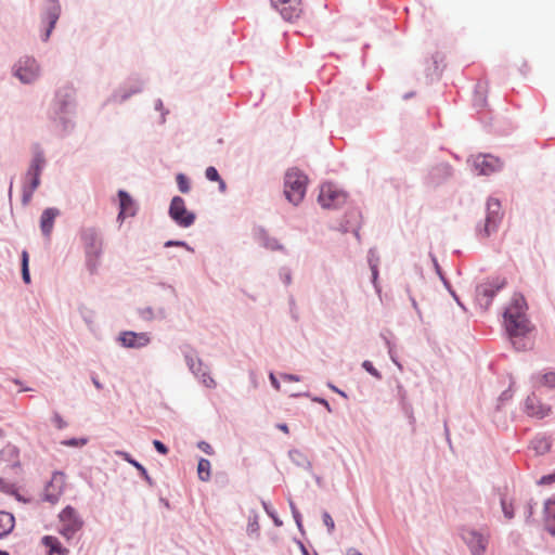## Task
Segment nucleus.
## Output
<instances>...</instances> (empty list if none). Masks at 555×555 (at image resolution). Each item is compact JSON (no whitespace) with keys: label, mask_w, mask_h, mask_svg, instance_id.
<instances>
[{"label":"nucleus","mask_w":555,"mask_h":555,"mask_svg":"<svg viewBox=\"0 0 555 555\" xmlns=\"http://www.w3.org/2000/svg\"><path fill=\"white\" fill-rule=\"evenodd\" d=\"M527 309L524 296L515 294L503 315L506 333L517 351H526L533 346V341L527 337L532 331V324L526 313Z\"/></svg>","instance_id":"nucleus-1"},{"label":"nucleus","mask_w":555,"mask_h":555,"mask_svg":"<svg viewBox=\"0 0 555 555\" xmlns=\"http://www.w3.org/2000/svg\"><path fill=\"white\" fill-rule=\"evenodd\" d=\"M79 235L83 246L86 267L91 274H94L101 264L103 254L102 235L94 227L82 228Z\"/></svg>","instance_id":"nucleus-2"},{"label":"nucleus","mask_w":555,"mask_h":555,"mask_svg":"<svg viewBox=\"0 0 555 555\" xmlns=\"http://www.w3.org/2000/svg\"><path fill=\"white\" fill-rule=\"evenodd\" d=\"M503 209L500 199L489 197L486 202L485 220L476 224V236L479 240H486L499 231L503 220Z\"/></svg>","instance_id":"nucleus-3"},{"label":"nucleus","mask_w":555,"mask_h":555,"mask_svg":"<svg viewBox=\"0 0 555 555\" xmlns=\"http://www.w3.org/2000/svg\"><path fill=\"white\" fill-rule=\"evenodd\" d=\"M308 177L298 168L293 167L286 170L284 175V194L286 199L297 206L307 192Z\"/></svg>","instance_id":"nucleus-4"},{"label":"nucleus","mask_w":555,"mask_h":555,"mask_svg":"<svg viewBox=\"0 0 555 555\" xmlns=\"http://www.w3.org/2000/svg\"><path fill=\"white\" fill-rule=\"evenodd\" d=\"M348 199V193L334 182H324L320 186L318 203L324 209H339Z\"/></svg>","instance_id":"nucleus-5"},{"label":"nucleus","mask_w":555,"mask_h":555,"mask_svg":"<svg viewBox=\"0 0 555 555\" xmlns=\"http://www.w3.org/2000/svg\"><path fill=\"white\" fill-rule=\"evenodd\" d=\"M461 537L472 555L486 553L490 540V532L487 528H465L462 530Z\"/></svg>","instance_id":"nucleus-6"},{"label":"nucleus","mask_w":555,"mask_h":555,"mask_svg":"<svg viewBox=\"0 0 555 555\" xmlns=\"http://www.w3.org/2000/svg\"><path fill=\"white\" fill-rule=\"evenodd\" d=\"M183 357L186 366L191 371V373L194 375L195 378H197L205 387L207 388H215L216 382L210 376L209 369L201 358L197 357L196 352L193 350H185L183 351Z\"/></svg>","instance_id":"nucleus-7"},{"label":"nucleus","mask_w":555,"mask_h":555,"mask_svg":"<svg viewBox=\"0 0 555 555\" xmlns=\"http://www.w3.org/2000/svg\"><path fill=\"white\" fill-rule=\"evenodd\" d=\"M60 528L59 532L66 540H70L74 535L81 530L83 526V520L77 513V511L72 506H66L59 514Z\"/></svg>","instance_id":"nucleus-8"},{"label":"nucleus","mask_w":555,"mask_h":555,"mask_svg":"<svg viewBox=\"0 0 555 555\" xmlns=\"http://www.w3.org/2000/svg\"><path fill=\"white\" fill-rule=\"evenodd\" d=\"M168 215L177 225L183 229L193 225L196 219L195 214L186 209L185 201L181 196L171 198Z\"/></svg>","instance_id":"nucleus-9"},{"label":"nucleus","mask_w":555,"mask_h":555,"mask_svg":"<svg viewBox=\"0 0 555 555\" xmlns=\"http://www.w3.org/2000/svg\"><path fill=\"white\" fill-rule=\"evenodd\" d=\"M506 285V280L503 278H494L476 287V300L481 307L487 309L495 294Z\"/></svg>","instance_id":"nucleus-10"},{"label":"nucleus","mask_w":555,"mask_h":555,"mask_svg":"<svg viewBox=\"0 0 555 555\" xmlns=\"http://www.w3.org/2000/svg\"><path fill=\"white\" fill-rule=\"evenodd\" d=\"M117 341L124 348L128 349H142L149 346L152 341L151 334L147 332H132L124 331L119 333Z\"/></svg>","instance_id":"nucleus-11"},{"label":"nucleus","mask_w":555,"mask_h":555,"mask_svg":"<svg viewBox=\"0 0 555 555\" xmlns=\"http://www.w3.org/2000/svg\"><path fill=\"white\" fill-rule=\"evenodd\" d=\"M502 162L490 154L478 155L473 158V168L478 175L490 176L502 169Z\"/></svg>","instance_id":"nucleus-12"},{"label":"nucleus","mask_w":555,"mask_h":555,"mask_svg":"<svg viewBox=\"0 0 555 555\" xmlns=\"http://www.w3.org/2000/svg\"><path fill=\"white\" fill-rule=\"evenodd\" d=\"M524 412L533 418L542 420L552 413V406L543 403L534 392L529 395L524 403Z\"/></svg>","instance_id":"nucleus-13"},{"label":"nucleus","mask_w":555,"mask_h":555,"mask_svg":"<svg viewBox=\"0 0 555 555\" xmlns=\"http://www.w3.org/2000/svg\"><path fill=\"white\" fill-rule=\"evenodd\" d=\"M65 488V475L55 472L44 489L43 499L52 504L56 503Z\"/></svg>","instance_id":"nucleus-14"},{"label":"nucleus","mask_w":555,"mask_h":555,"mask_svg":"<svg viewBox=\"0 0 555 555\" xmlns=\"http://www.w3.org/2000/svg\"><path fill=\"white\" fill-rule=\"evenodd\" d=\"M452 175L453 169L450 165L440 164L430 170L427 177V183L430 186L437 188L450 180Z\"/></svg>","instance_id":"nucleus-15"},{"label":"nucleus","mask_w":555,"mask_h":555,"mask_svg":"<svg viewBox=\"0 0 555 555\" xmlns=\"http://www.w3.org/2000/svg\"><path fill=\"white\" fill-rule=\"evenodd\" d=\"M60 209L55 207L46 208L40 216V231L46 238H50L55 219L60 216Z\"/></svg>","instance_id":"nucleus-16"},{"label":"nucleus","mask_w":555,"mask_h":555,"mask_svg":"<svg viewBox=\"0 0 555 555\" xmlns=\"http://www.w3.org/2000/svg\"><path fill=\"white\" fill-rule=\"evenodd\" d=\"M544 525L548 533L555 537V495L544 503Z\"/></svg>","instance_id":"nucleus-17"},{"label":"nucleus","mask_w":555,"mask_h":555,"mask_svg":"<svg viewBox=\"0 0 555 555\" xmlns=\"http://www.w3.org/2000/svg\"><path fill=\"white\" fill-rule=\"evenodd\" d=\"M117 196L119 199V209L128 212L129 217H134L138 212V204L132 196L125 190H119Z\"/></svg>","instance_id":"nucleus-18"},{"label":"nucleus","mask_w":555,"mask_h":555,"mask_svg":"<svg viewBox=\"0 0 555 555\" xmlns=\"http://www.w3.org/2000/svg\"><path fill=\"white\" fill-rule=\"evenodd\" d=\"M535 388L545 387L547 389H555V372H539L531 377Z\"/></svg>","instance_id":"nucleus-19"},{"label":"nucleus","mask_w":555,"mask_h":555,"mask_svg":"<svg viewBox=\"0 0 555 555\" xmlns=\"http://www.w3.org/2000/svg\"><path fill=\"white\" fill-rule=\"evenodd\" d=\"M289 460L298 467L304 468L305 470L312 473V464L309 461L308 456L298 449H292L288 451Z\"/></svg>","instance_id":"nucleus-20"},{"label":"nucleus","mask_w":555,"mask_h":555,"mask_svg":"<svg viewBox=\"0 0 555 555\" xmlns=\"http://www.w3.org/2000/svg\"><path fill=\"white\" fill-rule=\"evenodd\" d=\"M552 446L551 439L545 435L535 436L530 443L531 449L538 454L542 455L550 451Z\"/></svg>","instance_id":"nucleus-21"},{"label":"nucleus","mask_w":555,"mask_h":555,"mask_svg":"<svg viewBox=\"0 0 555 555\" xmlns=\"http://www.w3.org/2000/svg\"><path fill=\"white\" fill-rule=\"evenodd\" d=\"M42 544L49 547L50 555H68L69 551L66 547H63L57 538L52 535H44L42 538Z\"/></svg>","instance_id":"nucleus-22"},{"label":"nucleus","mask_w":555,"mask_h":555,"mask_svg":"<svg viewBox=\"0 0 555 555\" xmlns=\"http://www.w3.org/2000/svg\"><path fill=\"white\" fill-rule=\"evenodd\" d=\"M46 167V157L41 150L36 147L33 153V158L30 160L29 167L27 171H33L37 173H42L43 168Z\"/></svg>","instance_id":"nucleus-23"},{"label":"nucleus","mask_w":555,"mask_h":555,"mask_svg":"<svg viewBox=\"0 0 555 555\" xmlns=\"http://www.w3.org/2000/svg\"><path fill=\"white\" fill-rule=\"evenodd\" d=\"M261 246L271 251H281L287 254V249L279 238L264 234L261 237Z\"/></svg>","instance_id":"nucleus-24"},{"label":"nucleus","mask_w":555,"mask_h":555,"mask_svg":"<svg viewBox=\"0 0 555 555\" xmlns=\"http://www.w3.org/2000/svg\"><path fill=\"white\" fill-rule=\"evenodd\" d=\"M14 528V517L8 512L0 511V538L8 535Z\"/></svg>","instance_id":"nucleus-25"},{"label":"nucleus","mask_w":555,"mask_h":555,"mask_svg":"<svg viewBox=\"0 0 555 555\" xmlns=\"http://www.w3.org/2000/svg\"><path fill=\"white\" fill-rule=\"evenodd\" d=\"M40 173L26 171L23 186L36 191L40 185Z\"/></svg>","instance_id":"nucleus-26"},{"label":"nucleus","mask_w":555,"mask_h":555,"mask_svg":"<svg viewBox=\"0 0 555 555\" xmlns=\"http://www.w3.org/2000/svg\"><path fill=\"white\" fill-rule=\"evenodd\" d=\"M21 267H22V279L25 284H29L31 282L30 273H29V255L27 250H23L21 254Z\"/></svg>","instance_id":"nucleus-27"},{"label":"nucleus","mask_w":555,"mask_h":555,"mask_svg":"<svg viewBox=\"0 0 555 555\" xmlns=\"http://www.w3.org/2000/svg\"><path fill=\"white\" fill-rule=\"evenodd\" d=\"M210 462L207 459H201L197 465L198 478L202 481H208L210 479Z\"/></svg>","instance_id":"nucleus-28"},{"label":"nucleus","mask_w":555,"mask_h":555,"mask_svg":"<svg viewBox=\"0 0 555 555\" xmlns=\"http://www.w3.org/2000/svg\"><path fill=\"white\" fill-rule=\"evenodd\" d=\"M246 531H247L248 535L257 534L259 531L258 514L254 511H251L248 516V524H247Z\"/></svg>","instance_id":"nucleus-29"},{"label":"nucleus","mask_w":555,"mask_h":555,"mask_svg":"<svg viewBox=\"0 0 555 555\" xmlns=\"http://www.w3.org/2000/svg\"><path fill=\"white\" fill-rule=\"evenodd\" d=\"M115 454L117 456L122 457L125 461H127L129 464H131L133 466V468H137L139 470L140 474H145V467L143 465H141L138 461L132 459L128 452L117 450V451H115Z\"/></svg>","instance_id":"nucleus-30"},{"label":"nucleus","mask_w":555,"mask_h":555,"mask_svg":"<svg viewBox=\"0 0 555 555\" xmlns=\"http://www.w3.org/2000/svg\"><path fill=\"white\" fill-rule=\"evenodd\" d=\"M279 279L284 286H289L293 283V273L288 267H281L279 269Z\"/></svg>","instance_id":"nucleus-31"},{"label":"nucleus","mask_w":555,"mask_h":555,"mask_svg":"<svg viewBox=\"0 0 555 555\" xmlns=\"http://www.w3.org/2000/svg\"><path fill=\"white\" fill-rule=\"evenodd\" d=\"M176 180L179 191L183 194H188L191 190L189 179L183 173H178Z\"/></svg>","instance_id":"nucleus-32"},{"label":"nucleus","mask_w":555,"mask_h":555,"mask_svg":"<svg viewBox=\"0 0 555 555\" xmlns=\"http://www.w3.org/2000/svg\"><path fill=\"white\" fill-rule=\"evenodd\" d=\"M88 443V438H70L63 440L61 444L73 448H81Z\"/></svg>","instance_id":"nucleus-33"},{"label":"nucleus","mask_w":555,"mask_h":555,"mask_svg":"<svg viewBox=\"0 0 555 555\" xmlns=\"http://www.w3.org/2000/svg\"><path fill=\"white\" fill-rule=\"evenodd\" d=\"M154 310L152 307L140 308L138 314L142 320L151 322L154 320Z\"/></svg>","instance_id":"nucleus-34"},{"label":"nucleus","mask_w":555,"mask_h":555,"mask_svg":"<svg viewBox=\"0 0 555 555\" xmlns=\"http://www.w3.org/2000/svg\"><path fill=\"white\" fill-rule=\"evenodd\" d=\"M501 506H502V511H503V514L504 516L507 518V519H512L514 517V508H513V505L511 503H508L506 501V499L502 498L501 499Z\"/></svg>","instance_id":"nucleus-35"},{"label":"nucleus","mask_w":555,"mask_h":555,"mask_svg":"<svg viewBox=\"0 0 555 555\" xmlns=\"http://www.w3.org/2000/svg\"><path fill=\"white\" fill-rule=\"evenodd\" d=\"M362 367L369 373L371 374L372 376H374L375 378L377 379H382V374L379 373V371H377L374 365L372 364L371 361L369 360H365L362 362Z\"/></svg>","instance_id":"nucleus-36"},{"label":"nucleus","mask_w":555,"mask_h":555,"mask_svg":"<svg viewBox=\"0 0 555 555\" xmlns=\"http://www.w3.org/2000/svg\"><path fill=\"white\" fill-rule=\"evenodd\" d=\"M262 506L266 513L273 519L275 526L280 527L283 525L282 520L276 516L275 512L270 507V505L262 501Z\"/></svg>","instance_id":"nucleus-37"},{"label":"nucleus","mask_w":555,"mask_h":555,"mask_svg":"<svg viewBox=\"0 0 555 555\" xmlns=\"http://www.w3.org/2000/svg\"><path fill=\"white\" fill-rule=\"evenodd\" d=\"M338 230H339L341 233H347V232H349V231H352V232H353V234H354V236H356L357 238H359V237H360V234H359V228H352V227L350 225V223H349V220H346L345 222H341V223L339 224Z\"/></svg>","instance_id":"nucleus-38"},{"label":"nucleus","mask_w":555,"mask_h":555,"mask_svg":"<svg viewBox=\"0 0 555 555\" xmlns=\"http://www.w3.org/2000/svg\"><path fill=\"white\" fill-rule=\"evenodd\" d=\"M367 262H369L370 269H373V266L375 268H378L379 258L377 256V251L373 248H371L369 250Z\"/></svg>","instance_id":"nucleus-39"},{"label":"nucleus","mask_w":555,"mask_h":555,"mask_svg":"<svg viewBox=\"0 0 555 555\" xmlns=\"http://www.w3.org/2000/svg\"><path fill=\"white\" fill-rule=\"evenodd\" d=\"M322 519H323V524L327 528L328 533L331 534L335 529V522H334L332 516L327 512H324L322 514Z\"/></svg>","instance_id":"nucleus-40"},{"label":"nucleus","mask_w":555,"mask_h":555,"mask_svg":"<svg viewBox=\"0 0 555 555\" xmlns=\"http://www.w3.org/2000/svg\"><path fill=\"white\" fill-rule=\"evenodd\" d=\"M165 247H172V246H179V247H184L186 250L191 251V253H194V249L193 247H191L186 242L184 241H167L165 242L164 244Z\"/></svg>","instance_id":"nucleus-41"},{"label":"nucleus","mask_w":555,"mask_h":555,"mask_svg":"<svg viewBox=\"0 0 555 555\" xmlns=\"http://www.w3.org/2000/svg\"><path fill=\"white\" fill-rule=\"evenodd\" d=\"M205 177H206L207 180L214 181V182H217L221 178L219 176L217 169L215 167H212V166L206 168Z\"/></svg>","instance_id":"nucleus-42"},{"label":"nucleus","mask_w":555,"mask_h":555,"mask_svg":"<svg viewBox=\"0 0 555 555\" xmlns=\"http://www.w3.org/2000/svg\"><path fill=\"white\" fill-rule=\"evenodd\" d=\"M52 422L59 429H64L67 427L66 421H64L63 417L57 412L53 414Z\"/></svg>","instance_id":"nucleus-43"},{"label":"nucleus","mask_w":555,"mask_h":555,"mask_svg":"<svg viewBox=\"0 0 555 555\" xmlns=\"http://www.w3.org/2000/svg\"><path fill=\"white\" fill-rule=\"evenodd\" d=\"M386 346L388 348V354H389L391 361L397 365V367L400 371H402L403 370L402 364L398 361V359H397V357H396V354H395V352L392 350V346H391V344H390V341L388 339H386Z\"/></svg>","instance_id":"nucleus-44"},{"label":"nucleus","mask_w":555,"mask_h":555,"mask_svg":"<svg viewBox=\"0 0 555 555\" xmlns=\"http://www.w3.org/2000/svg\"><path fill=\"white\" fill-rule=\"evenodd\" d=\"M35 191L23 186L22 203L28 205L33 198Z\"/></svg>","instance_id":"nucleus-45"},{"label":"nucleus","mask_w":555,"mask_h":555,"mask_svg":"<svg viewBox=\"0 0 555 555\" xmlns=\"http://www.w3.org/2000/svg\"><path fill=\"white\" fill-rule=\"evenodd\" d=\"M371 272H372V284L375 288V291L379 294L380 293V286L377 282V279H378V268H375L373 266V269H371Z\"/></svg>","instance_id":"nucleus-46"},{"label":"nucleus","mask_w":555,"mask_h":555,"mask_svg":"<svg viewBox=\"0 0 555 555\" xmlns=\"http://www.w3.org/2000/svg\"><path fill=\"white\" fill-rule=\"evenodd\" d=\"M552 482H555V472L553 474L542 476L538 483L539 485H550Z\"/></svg>","instance_id":"nucleus-47"},{"label":"nucleus","mask_w":555,"mask_h":555,"mask_svg":"<svg viewBox=\"0 0 555 555\" xmlns=\"http://www.w3.org/2000/svg\"><path fill=\"white\" fill-rule=\"evenodd\" d=\"M153 446L155 447L157 452H159L162 454H167L168 453V448L162 441L154 440L153 441Z\"/></svg>","instance_id":"nucleus-48"},{"label":"nucleus","mask_w":555,"mask_h":555,"mask_svg":"<svg viewBox=\"0 0 555 555\" xmlns=\"http://www.w3.org/2000/svg\"><path fill=\"white\" fill-rule=\"evenodd\" d=\"M167 318V311L165 308H158L154 310V320H165Z\"/></svg>","instance_id":"nucleus-49"},{"label":"nucleus","mask_w":555,"mask_h":555,"mask_svg":"<svg viewBox=\"0 0 555 555\" xmlns=\"http://www.w3.org/2000/svg\"><path fill=\"white\" fill-rule=\"evenodd\" d=\"M198 448H199L203 452H205L206 454L211 455V454L214 453V450H212L211 446H210L209 443L205 442V441H201V442L198 443Z\"/></svg>","instance_id":"nucleus-50"},{"label":"nucleus","mask_w":555,"mask_h":555,"mask_svg":"<svg viewBox=\"0 0 555 555\" xmlns=\"http://www.w3.org/2000/svg\"><path fill=\"white\" fill-rule=\"evenodd\" d=\"M281 377L285 382H299L301 379L300 376L294 374H282Z\"/></svg>","instance_id":"nucleus-51"},{"label":"nucleus","mask_w":555,"mask_h":555,"mask_svg":"<svg viewBox=\"0 0 555 555\" xmlns=\"http://www.w3.org/2000/svg\"><path fill=\"white\" fill-rule=\"evenodd\" d=\"M269 379H270L271 385H272L276 390H280V389H281L280 382L278 380V378L275 377V375H274L273 373H270V374H269Z\"/></svg>","instance_id":"nucleus-52"},{"label":"nucleus","mask_w":555,"mask_h":555,"mask_svg":"<svg viewBox=\"0 0 555 555\" xmlns=\"http://www.w3.org/2000/svg\"><path fill=\"white\" fill-rule=\"evenodd\" d=\"M292 515H293V518H294V520H295V522H296V525H297L298 529H299L300 531H302L301 515H300L299 511H298V512H295V513H294V514H292Z\"/></svg>","instance_id":"nucleus-53"},{"label":"nucleus","mask_w":555,"mask_h":555,"mask_svg":"<svg viewBox=\"0 0 555 555\" xmlns=\"http://www.w3.org/2000/svg\"><path fill=\"white\" fill-rule=\"evenodd\" d=\"M430 257H431L436 273L438 274L439 278H442L443 273H442L441 268L437 261V258L434 255H430Z\"/></svg>","instance_id":"nucleus-54"},{"label":"nucleus","mask_w":555,"mask_h":555,"mask_svg":"<svg viewBox=\"0 0 555 555\" xmlns=\"http://www.w3.org/2000/svg\"><path fill=\"white\" fill-rule=\"evenodd\" d=\"M127 217H129V216H128V212L122 211V210H120V209H119V212H118V215H117L116 220H117V222H118L119 224H122V222L125 221V219H126Z\"/></svg>","instance_id":"nucleus-55"},{"label":"nucleus","mask_w":555,"mask_h":555,"mask_svg":"<svg viewBox=\"0 0 555 555\" xmlns=\"http://www.w3.org/2000/svg\"><path fill=\"white\" fill-rule=\"evenodd\" d=\"M313 401L319 402L320 404H323L327 409V411H330V412L332 411L331 405L328 404V402L325 399L313 398Z\"/></svg>","instance_id":"nucleus-56"},{"label":"nucleus","mask_w":555,"mask_h":555,"mask_svg":"<svg viewBox=\"0 0 555 555\" xmlns=\"http://www.w3.org/2000/svg\"><path fill=\"white\" fill-rule=\"evenodd\" d=\"M249 376H250V382H251L253 387H254V388H257V387H258V382H257L256 374L251 372V373L249 374Z\"/></svg>","instance_id":"nucleus-57"},{"label":"nucleus","mask_w":555,"mask_h":555,"mask_svg":"<svg viewBox=\"0 0 555 555\" xmlns=\"http://www.w3.org/2000/svg\"><path fill=\"white\" fill-rule=\"evenodd\" d=\"M410 300H411L412 307L415 309V311L417 313H420V308H418V305H417L415 298L413 296H410Z\"/></svg>","instance_id":"nucleus-58"},{"label":"nucleus","mask_w":555,"mask_h":555,"mask_svg":"<svg viewBox=\"0 0 555 555\" xmlns=\"http://www.w3.org/2000/svg\"><path fill=\"white\" fill-rule=\"evenodd\" d=\"M219 183V190L220 192H224L227 190L225 182L220 178V180L217 181Z\"/></svg>","instance_id":"nucleus-59"},{"label":"nucleus","mask_w":555,"mask_h":555,"mask_svg":"<svg viewBox=\"0 0 555 555\" xmlns=\"http://www.w3.org/2000/svg\"><path fill=\"white\" fill-rule=\"evenodd\" d=\"M347 555H362L358 550L351 547L347 550Z\"/></svg>","instance_id":"nucleus-60"},{"label":"nucleus","mask_w":555,"mask_h":555,"mask_svg":"<svg viewBox=\"0 0 555 555\" xmlns=\"http://www.w3.org/2000/svg\"><path fill=\"white\" fill-rule=\"evenodd\" d=\"M512 397V395L509 393L508 390H505L502 392L501 397H500V400H507Z\"/></svg>","instance_id":"nucleus-61"},{"label":"nucleus","mask_w":555,"mask_h":555,"mask_svg":"<svg viewBox=\"0 0 555 555\" xmlns=\"http://www.w3.org/2000/svg\"><path fill=\"white\" fill-rule=\"evenodd\" d=\"M298 545H299V548H300L302 555H310L308 550L301 542H298Z\"/></svg>","instance_id":"nucleus-62"},{"label":"nucleus","mask_w":555,"mask_h":555,"mask_svg":"<svg viewBox=\"0 0 555 555\" xmlns=\"http://www.w3.org/2000/svg\"><path fill=\"white\" fill-rule=\"evenodd\" d=\"M533 514V505L531 502L528 503L527 518L531 517Z\"/></svg>","instance_id":"nucleus-63"},{"label":"nucleus","mask_w":555,"mask_h":555,"mask_svg":"<svg viewBox=\"0 0 555 555\" xmlns=\"http://www.w3.org/2000/svg\"><path fill=\"white\" fill-rule=\"evenodd\" d=\"M92 383L96 389L101 390L103 388V385L99 382V379L92 378Z\"/></svg>","instance_id":"nucleus-64"}]
</instances>
